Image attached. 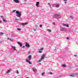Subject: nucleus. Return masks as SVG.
<instances>
[{
  "label": "nucleus",
  "instance_id": "nucleus-1",
  "mask_svg": "<svg viewBox=\"0 0 78 78\" xmlns=\"http://www.w3.org/2000/svg\"><path fill=\"white\" fill-rule=\"evenodd\" d=\"M16 13H17V15H16V16L17 17H20V16H21V12H20L19 11H16Z\"/></svg>",
  "mask_w": 78,
  "mask_h": 78
},
{
  "label": "nucleus",
  "instance_id": "nucleus-2",
  "mask_svg": "<svg viewBox=\"0 0 78 78\" xmlns=\"http://www.w3.org/2000/svg\"><path fill=\"white\" fill-rule=\"evenodd\" d=\"M45 56V54H43L41 56V59L38 61V62H41L42 61V59H44V58Z\"/></svg>",
  "mask_w": 78,
  "mask_h": 78
},
{
  "label": "nucleus",
  "instance_id": "nucleus-3",
  "mask_svg": "<svg viewBox=\"0 0 78 78\" xmlns=\"http://www.w3.org/2000/svg\"><path fill=\"white\" fill-rule=\"evenodd\" d=\"M39 2H36V3L35 5L36 6H37V8L39 7Z\"/></svg>",
  "mask_w": 78,
  "mask_h": 78
},
{
  "label": "nucleus",
  "instance_id": "nucleus-4",
  "mask_svg": "<svg viewBox=\"0 0 78 78\" xmlns=\"http://www.w3.org/2000/svg\"><path fill=\"white\" fill-rule=\"evenodd\" d=\"M25 46L26 47H30V45L27 42H26Z\"/></svg>",
  "mask_w": 78,
  "mask_h": 78
},
{
  "label": "nucleus",
  "instance_id": "nucleus-5",
  "mask_svg": "<svg viewBox=\"0 0 78 78\" xmlns=\"http://www.w3.org/2000/svg\"><path fill=\"white\" fill-rule=\"evenodd\" d=\"M12 48H13V50H15V51H16V47L14 46H12Z\"/></svg>",
  "mask_w": 78,
  "mask_h": 78
},
{
  "label": "nucleus",
  "instance_id": "nucleus-6",
  "mask_svg": "<svg viewBox=\"0 0 78 78\" xmlns=\"http://www.w3.org/2000/svg\"><path fill=\"white\" fill-rule=\"evenodd\" d=\"M14 2H15L16 3H19V0H14Z\"/></svg>",
  "mask_w": 78,
  "mask_h": 78
},
{
  "label": "nucleus",
  "instance_id": "nucleus-7",
  "mask_svg": "<svg viewBox=\"0 0 78 78\" xmlns=\"http://www.w3.org/2000/svg\"><path fill=\"white\" fill-rule=\"evenodd\" d=\"M33 71L34 72H36V71H37V70L35 68H33Z\"/></svg>",
  "mask_w": 78,
  "mask_h": 78
},
{
  "label": "nucleus",
  "instance_id": "nucleus-8",
  "mask_svg": "<svg viewBox=\"0 0 78 78\" xmlns=\"http://www.w3.org/2000/svg\"><path fill=\"white\" fill-rule=\"evenodd\" d=\"M29 60L30 61L31 59V55H30L28 57Z\"/></svg>",
  "mask_w": 78,
  "mask_h": 78
},
{
  "label": "nucleus",
  "instance_id": "nucleus-9",
  "mask_svg": "<svg viewBox=\"0 0 78 78\" xmlns=\"http://www.w3.org/2000/svg\"><path fill=\"white\" fill-rule=\"evenodd\" d=\"M17 44H19L20 47H22V43H20L19 42H17Z\"/></svg>",
  "mask_w": 78,
  "mask_h": 78
},
{
  "label": "nucleus",
  "instance_id": "nucleus-10",
  "mask_svg": "<svg viewBox=\"0 0 78 78\" xmlns=\"http://www.w3.org/2000/svg\"><path fill=\"white\" fill-rule=\"evenodd\" d=\"M26 61H27V62H28L30 64H32V63H31V62H30L29 61H28V59H26Z\"/></svg>",
  "mask_w": 78,
  "mask_h": 78
},
{
  "label": "nucleus",
  "instance_id": "nucleus-11",
  "mask_svg": "<svg viewBox=\"0 0 78 78\" xmlns=\"http://www.w3.org/2000/svg\"><path fill=\"white\" fill-rule=\"evenodd\" d=\"M63 26H64L65 27H69V25L66 24H63Z\"/></svg>",
  "mask_w": 78,
  "mask_h": 78
},
{
  "label": "nucleus",
  "instance_id": "nucleus-12",
  "mask_svg": "<svg viewBox=\"0 0 78 78\" xmlns=\"http://www.w3.org/2000/svg\"><path fill=\"white\" fill-rule=\"evenodd\" d=\"M11 69H9L7 72H6L7 73H9L10 72Z\"/></svg>",
  "mask_w": 78,
  "mask_h": 78
},
{
  "label": "nucleus",
  "instance_id": "nucleus-13",
  "mask_svg": "<svg viewBox=\"0 0 78 78\" xmlns=\"http://www.w3.org/2000/svg\"><path fill=\"white\" fill-rule=\"evenodd\" d=\"M55 16H56V17H59V15L58 14H55Z\"/></svg>",
  "mask_w": 78,
  "mask_h": 78
},
{
  "label": "nucleus",
  "instance_id": "nucleus-14",
  "mask_svg": "<svg viewBox=\"0 0 78 78\" xmlns=\"http://www.w3.org/2000/svg\"><path fill=\"white\" fill-rule=\"evenodd\" d=\"M47 31L49 32H51V30L50 29H48Z\"/></svg>",
  "mask_w": 78,
  "mask_h": 78
},
{
  "label": "nucleus",
  "instance_id": "nucleus-15",
  "mask_svg": "<svg viewBox=\"0 0 78 78\" xmlns=\"http://www.w3.org/2000/svg\"><path fill=\"white\" fill-rule=\"evenodd\" d=\"M62 66H63V67H66V65L65 64L62 65Z\"/></svg>",
  "mask_w": 78,
  "mask_h": 78
},
{
  "label": "nucleus",
  "instance_id": "nucleus-16",
  "mask_svg": "<svg viewBox=\"0 0 78 78\" xmlns=\"http://www.w3.org/2000/svg\"><path fill=\"white\" fill-rule=\"evenodd\" d=\"M17 29L18 31H21V30H22V29H20L19 28H17Z\"/></svg>",
  "mask_w": 78,
  "mask_h": 78
},
{
  "label": "nucleus",
  "instance_id": "nucleus-17",
  "mask_svg": "<svg viewBox=\"0 0 78 78\" xmlns=\"http://www.w3.org/2000/svg\"><path fill=\"white\" fill-rule=\"evenodd\" d=\"M3 21L4 22H6V20H5V18H3Z\"/></svg>",
  "mask_w": 78,
  "mask_h": 78
},
{
  "label": "nucleus",
  "instance_id": "nucleus-18",
  "mask_svg": "<svg viewBox=\"0 0 78 78\" xmlns=\"http://www.w3.org/2000/svg\"><path fill=\"white\" fill-rule=\"evenodd\" d=\"M23 25H27V23H23L22 24Z\"/></svg>",
  "mask_w": 78,
  "mask_h": 78
},
{
  "label": "nucleus",
  "instance_id": "nucleus-19",
  "mask_svg": "<svg viewBox=\"0 0 78 78\" xmlns=\"http://www.w3.org/2000/svg\"><path fill=\"white\" fill-rule=\"evenodd\" d=\"M70 76H71V77H72V76H74V74L70 75Z\"/></svg>",
  "mask_w": 78,
  "mask_h": 78
},
{
  "label": "nucleus",
  "instance_id": "nucleus-20",
  "mask_svg": "<svg viewBox=\"0 0 78 78\" xmlns=\"http://www.w3.org/2000/svg\"><path fill=\"white\" fill-rule=\"evenodd\" d=\"M59 5L58 4L57 5H56V7H59Z\"/></svg>",
  "mask_w": 78,
  "mask_h": 78
},
{
  "label": "nucleus",
  "instance_id": "nucleus-21",
  "mask_svg": "<svg viewBox=\"0 0 78 78\" xmlns=\"http://www.w3.org/2000/svg\"><path fill=\"white\" fill-rule=\"evenodd\" d=\"M40 28H42V25L40 24Z\"/></svg>",
  "mask_w": 78,
  "mask_h": 78
},
{
  "label": "nucleus",
  "instance_id": "nucleus-22",
  "mask_svg": "<svg viewBox=\"0 0 78 78\" xmlns=\"http://www.w3.org/2000/svg\"><path fill=\"white\" fill-rule=\"evenodd\" d=\"M3 34V32L0 33V35H2V34Z\"/></svg>",
  "mask_w": 78,
  "mask_h": 78
},
{
  "label": "nucleus",
  "instance_id": "nucleus-23",
  "mask_svg": "<svg viewBox=\"0 0 78 78\" xmlns=\"http://www.w3.org/2000/svg\"><path fill=\"white\" fill-rule=\"evenodd\" d=\"M44 73H45V72H44L43 73H42V76H44Z\"/></svg>",
  "mask_w": 78,
  "mask_h": 78
},
{
  "label": "nucleus",
  "instance_id": "nucleus-24",
  "mask_svg": "<svg viewBox=\"0 0 78 78\" xmlns=\"http://www.w3.org/2000/svg\"><path fill=\"white\" fill-rule=\"evenodd\" d=\"M16 72H17V73H18V74H19V71H18V70H17L16 71Z\"/></svg>",
  "mask_w": 78,
  "mask_h": 78
},
{
  "label": "nucleus",
  "instance_id": "nucleus-25",
  "mask_svg": "<svg viewBox=\"0 0 78 78\" xmlns=\"http://www.w3.org/2000/svg\"><path fill=\"white\" fill-rule=\"evenodd\" d=\"M16 11V10H13L12 11V12H15Z\"/></svg>",
  "mask_w": 78,
  "mask_h": 78
},
{
  "label": "nucleus",
  "instance_id": "nucleus-26",
  "mask_svg": "<svg viewBox=\"0 0 78 78\" xmlns=\"http://www.w3.org/2000/svg\"><path fill=\"white\" fill-rule=\"evenodd\" d=\"M9 39H10V38L9 37H8L7 38V40H9Z\"/></svg>",
  "mask_w": 78,
  "mask_h": 78
},
{
  "label": "nucleus",
  "instance_id": "nucleus-27",
  "mask_svg": "<svg viewBox=\"0 0 78 78\" xmlns=\"http://www.w3.org/2000/svg\"><path fill=\"white\" fill-rule=\"evenodd\" d=\"M44 49L43 48H41L40 49V50L41 51L42 50H43Z\"/></svg>",
  "mask_w": 78,
  "mask_h": 78
},
{
  "label": "nucleus",
  "instance_id": "nucleus-28",
  "mask_svg": "<svg viewBox=\"0 0 78 78\" xmlns=\"http://www.w3.org/2000/svg\"><path fill=\"white\" fill-rule=\"evenodd\" d=\"M50 73L51 74V75H52L53 74V73L51 72H50Z\"/></svg>",
  "mask_w": 78,
  "mask_h": 78
},
{
  "label": "nucleus",
  "instance_id": "nucleus-29",
  "mask_svg": "<svg viewBox=\"0 0 78 78\" xmlns=\"http://www.w3.org/2000/svg\"><path fill=\"white\" fill-rule=\"evenodd\" d=\"M10 41H12V39H11L10 38Z\"/></svg>",
  "mask_w": 78,
  "mask_h": 78
},
{
  "label": "nucleus",
  "instance_id": "nucleus-30",
  "mask_svg": "<svg viewBox=\"0 0 78 78\" xmlns=\"http://www.w3.org/2000/svg\"><path fill=\"white\" fill-rule=\"evenodd\" d=\"M48 5L50 6V3H48Z\"/></svg>",
  "mask_w": 78,
  "mask_h": 78
},
{
  "label": "nucleus",
  "instance_id": "nucleus-31",
  "mask_svg": "<svg viewBox=\"0 0 78 78\" xmlns=\"http://www.w3.org/2000/svg\"><path fill=\"white\" fill-rule=\"evenodd\" d=\"M53 25H55V22H53Z\"/></svg>",
  "mask_w": 78,
  "mask_h": 78
},
{
  "label": "nucleus",
  "instance_id": "nucleus-32",
  "mask_svg": "<svg viewBox=\"0 0 78 78\" xmlns=\"http://www.w3.org/2000/svg\"><path fill=\"white\" fill-rule=\"evenodd\" d=\"M39 53H42V51H39Z\"/></svg>",
  "mask_w": 78,
  "mask_h": 78
},
{
  "label": "nucleus",
  "instance_id": "nucleus-33",
  "mask_svg": "<svg viewBox=\"0 0 78 78\" xmlns=\"http://www.w3.org/2000/svg\"><path fill=\"white\" fill-rule=\"evenodd\" d=\"M69 39V37H68L67 38V39Z\"/></svg>",
  "mask_w": 78,
  "mask_h": 78
},
{
  "label": "nucleus",
  "instance_id": "nucleus-34",
  "mask_svg": "<svg viewBox=\"0 0 78 78\" xmlns=\"http://www.w3.org/2000/svg\"><path fill=\"white\" fill-rule=\"evenodd\" d=\"M28 53L29 54H30V51L28 52Z\"/></svg>",
  "mask_w": 78,
  "mask_h": 78
},
{
  "label": "nucleus",
  "instance_id": "nucleus-35",
  "mask_svg": "<svg viewBox=\"0 0 78 78\" xmlns=\"http://www.w3.org/2000/svg\"><path fill=\"white\" fill-rule=\"evenodd\" d=\"M74 56L76 57V56H77V55H74Z\"/></svg>",
  "mask_w": 78,
  "mask_h": 78
},
{
  "label": "nucleus",
  "instance_id": "nucleus-36",
  "mask_svg": "<svg viewBox=\"0 0 78 78\" xmlns=\"http://www.w3.org/2000/svg\"><path fill=\"white\" fill-rule=\"evenodd\" d=\"M2 21L0 20V23H2Z\"/></svg>",
  "mask_w": 78,
  "mask_h": 78
},
{
  "label": "nucleus",
  "instance_id": "nucleus-37",
  "mask_svg": "<svg viewBox=\"0 0 78 78\" xmlns=\"http://www.w3.org/2000/svg\"><path fill=\"white\" fill-rule=\"evenodd\" d=\"M69 69H71V67H70L69 68Z\"/></svg>",
  "mask_w": 78,
  "mask_h": 78
},
{
  "label": "nucleus",
  "instance_id": "nucleus-38",
  "mask_svg": "<svg viewBox=\"0 0 78 78\" xmlns=\"http://www.w3.org/2000/svg\"><path fill=\"white\" fill-rule=\"evenodd\" d=\"M16 20H18V19H16Z\"/></svg>",
  "mask_w": 78,
  "mask_h": 78
},
{
  "label": "nucleus",
  "instance_id": "nucleus-39",
  "mask_svg": "<svg viewBox=\"0 0 78 78\" xmlns=\"http://www.w3.org/2000/svg\"><path fill=\"white\" fill-rule=\"evenodd\" d=\"M23 48H25V46H23Z\"/></svg>",
  "mask_w": 78,
  "mask_h": 78
},
{
  "label": "nucleus",
  "instance_id": "nucleus-40",
  "mask_svg": "<svg viewBox=\"0 0 78 78\" xmlns=\"http://www.w3.org/2000/svg\"><path fill=\"white\" fill-rule=\"evenodd\" d=\"M39 64H40V65H41V63H39Z\"/></svg>",
  "mask_w": 78,
  "mask_h": 78
},
{
  "label": "nucleus",
  "instance_id": "nucleus-41",
  "mask_svg": "<svg viewBox=\"0 0 78 78\" xmlns=\"http://www.w3.org/2000/svg\"><path fill=\"white\" fill-rule=\"evenodd\" d=\"M1 17L2 18H3V16H1Z\"/></svg>",
  "mask_w": 78,
  "mask_h": 78
},
{
  "label": "nucleus",
  "instance_id": "nucleus-42",
  "mask_svg": "<svg viewBox=\"0 0 78 78\" xmlns=\"http://www.w3.org/2000/svg\"><path fill=\"white\" fill-rule=\"evenodd\" d=\"M66 1H67V0H64V2H66Z\"/></svg>",
  "mask_w": 78,
  "mask_h": 78
},
{
  "label": "nucleus",
  "instance_id": "nucleus-43",
  "mask_svg": "<svg viewBox=\"0 0 78 78\" xmlns=\"http://www.w3.org/2000/svg\"><path fill=\"white\" fill-rule=\"evenodd\" d=\"M65 3H67V2H65Z\"/></svg>",
  "mask_w": 78,
  "mask_h": 78
}]
</instances>
